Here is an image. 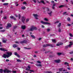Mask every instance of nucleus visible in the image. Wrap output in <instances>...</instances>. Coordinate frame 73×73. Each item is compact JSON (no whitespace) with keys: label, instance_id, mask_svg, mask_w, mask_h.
Masks as SVG:
<instances>
[{"label":"nucleus","instance_id":"nucleus-52","mask_svg":"<svg viewBox=\"0 0 73 73\" xmlns=\"http://www.w3.org/2000/svg\"><path fill=\"white\" fill-rule=\"evenodd\" d=\"M52 9H55V7H53V6H52Z\"/></svg>","mask_w":73,"mask_h":73},{"label":"nucleus","instance_id":"nucleus-1","mask_svg":"<svg viewBox=\"0 0 73 73\" xmlns=\"http://www.w3.org/2000/svg\"><path fill=\"white\" fill-rule=\"evenodd\" d=\"M7 55L5 54H4L3 56V57L5 58H6V57L8 58V57H9L10 56H11L12 54V53L11 52H7Z\"/></svg>","mask_w":73,"mask_h":73},{"label":"nucleus","instance_id":"nucleus-61","mask_svg":"<svg viewBox=\"0 0 73 73\" xmlns=\"http://www.w3.org/2000/svg\"><path fill=\"white\" fill-rule=\"evenodd\" d=\"M41 38H39L38 40L40 41V40H41Z\"/></svg>","mask_w":73,"mask_h":73},{"label":"nucleus","instance_id":"nucleus-21","mask_svg":"<svg viewBox=\"0 0 73 73\" xmlns=\"http://www.w3.org/2000/svg\"><path fill=\"white\" fill-rule=\"evenodd\" d=\"M26 27H25V26H22V28L23 29H25V28Z\"/></svg>","mask_w":73,"mask_h":73},{"label":"nucleus","instance_id":"nucleus-10","mask_svg":"<svg viewBox=\"0 0 73 73\" xmlns=\"http://www.w3.org/2000/svg\"><path fill=\"white\" fill-rule=\"evenodd\" d=\"M0 50H3V51H6V52L8 51V50L7 49H5L3 48H0Z\"/></svg>","mask_w":73,"mask_h":73},{"label":"nucleus","instance_id":"nucleus-18","mask_svg":"<svg viewBox=\"0 0 73 73\" xmlns=\"http://www.w3.org/2000/svg\"><path fill=\"white\" fill-rule=\"evenodd\" d=\"M10 18H11V19H13L14 20H16V18L13 16H10Z\"/></svg>","mask_w":73,"mask_h":73},{"label":"nucleus","instance_id":"nucleus-22","mask_svg":"<svg viewBox=\"0 0 73 73\" xmlns=\"http://www.w3.org/2000/svg\"><path fill=\"white\" fill-rule=\"evenodd\" d=\"M64 64V65H66L67 66H69V63L66 62H65Z\"/></svg>","mask_w":73,"mask_h":73},{"label":"nucleus","instance_id":"nucleus-6","mask_svg":"<svg viewBox=\"0 0 73 73\" xmlns=\"http://www.w3.org/2000/svg\"><path fill=\"white\" fill-rule=\"evenodd\" d=\"M52 46V45L51 44H47L46 45H43V47H47V46Z\"/></svg>","mask_w":73,"mask_h":73},{"label":"nucleus","instance_id":"nucleus-47","mask_svg":"<svg viewBox=\"0 0 73 73\" xmlns=\"http://www.w3.org/2000/svg\"><path fill=\"white\" fill-rule=\"evenodd\" d=\"M47 73H52V72L49 71H48Z\"/></svg>","mask_w":73,"mask_h":73},{"label":"nucleus","instance_id":"nucleus-56","mask_svg":"<svg viewBox=\"0 0 73 73\" xmlns=\"http://www.w3.org/2000/svg\"><path fill=\"white\" fill-rule=\"evenodd\" d=\"M66 13V12H65L63 13V15H65V14Z\"/></svg>","mask_w":73,"mask_h":73},{"label":"nucleus","instance_id":"nucleus-38","mask_svg":"<svg viewBox=\"0 0 73 73\" xmlns=\"http://www.w3.org/2000/svg\"><path fill=\"white\" fill-rule=\"evenodd\" d=\"M44 22L43 21H40V23H41L42 24H44Z\"/></svg>","mask_w":73,"mask_h":73},{"label":"nucleus","instance_id":"nucleus-51","mask_svg":"<svg viewBox=\"0 0 73 73\" xmlns=\"http://www.w3.org/2000/svg\"><path fill=\"white\" fill-rule=\"evenodd\" d=\"M5 31L4 30H1L0 31V32H4Z\"/></svg>","mask_w":73,"mask_h":73},{"label":"nucleus","instance_id":"nucleus-30","mask_svg":"<svg viewBox=\"0 0 73 73\" xmlns=\"http://www.w3.org/2000/svg\"><path fill=\"white\" fill-rule=\"evenodd\" d=\"M40 3H43V4H45V3H44V1H40Z\"/></svg>","mask_w":73,"mask_h":73},{"label":"nucleus","instance_id":"nucleus-25","mask_svg":"<svg viewBox=\"0 0 73 73\" xmlns=\"http://www.w3.org/2000/svg\"><path fill=\"white\" fill-rule=\"evenodd\" d=\"M52 41L53 42H56V39H52Z\"/></svg>","mask_w":73,"mask_h":73},{"label":"nucleus","instance_id":"nucleus-28","mask_svg":"<svg viewBox=\"0 0 73 73\" xmlns=\"http://www.w3.org/2000/svg\"><path fill=\"white\" fill-rule=\"evenodd\" d=\"M17 62H21V60L19 59H17Z\"/></svg>","mask_w":73,"mask_h":73},{"label":"nucleus","instance_id":"nucleus-57","mask_svg":"<svg viewBox=\"0 0 73 73\" xmlns=\"http://www.w3.org/2000/svg\"><path fill=\"white\" fill-rule=\"evenodd\" d=\"M4 19H7V17H3Z\"/></svg>","mask_w":73,"mask_h":73},{"label":"nucleus","instance_id":"nucleus-49","mask_svg":"<svg viewBox=\"0 0 73 73\" xmlns=\"http://www.w3.org/2000/svg\"><path fill=\"white\" fill-rule=\"evenodd\" d=\"M67 71V70H63V72H66Z\"/></svg>","mask_w":73,"mask_h":73},{"label":"nucleus","instance_id":"nucleus-34","mask_svg":"<svg viewBox=\"0 0 73 73\" xmlns=\"http://www.w3.org/2000/svg\"><path fill=\"white\" fill-rule=\"evenodd\" d=\"M57 54L58 55V56H60L61 54V53L60 52L58 53H57Z\"/></svg>","mask_w":73,"mask_h":73},{"label":"nucleus","instance_id":"nucleus-27","mask_svg":"<svg viewBox=\"0 0 73 73\" xmlns=\"http://www.w3.org/2000/svg\"><path fill=\"white\" fill-rule=\"evenodd\" d=\"M67 20L68 21H70V17H68L67 18Z\"/></svg>","mask_w":73,"mask_h":73},{"label":"nucleus","instance_id":"nucleus-59","mask_svg":"<svg viewBox=\"0 0 73 73\" xmlns=\"http://www.w3.org/2000/svg\"><path fill=\"white\" fill-rule=\"evenodd\" d=\"M42 28H44V27H45L43 25H42Z\"/></svg>","mask_w":73,"mask_h":73},{"label":"nucleus","instance_id":"nucleus-29","mask_svg":"<svg viewBox=\"0 0 73 73\" xmlns=\"http://www.w3.org/2000/svg\"><path fill=\"white\" fill-rule=\"evenodd\" d=\"M31 37L33 38H35V36L33 35H31Z\"/></svg>","mask_w":73,"mask_h":73},{"label":"nucleus","instance_id":"nucleus-44","mask_svg":"<svg viewBox=\"0 0 73 73\" xmlns=\"http://www.w3.org/2000/svg\"><path fill=\"white\" fill-rule=\"evenodd\" d=\"M61 29H60V28L59 29L58 32H61Z\"/></svg>","mask_w":73,"mask_h":73},{"label":"nucleus","instance_id":"nucleus-3","mask_svg":"<svg viewBox=\"0 0 73 73\" xmlns=\"http://www.w3.org/2000/svg\"><path fill=\"white\" fill-rule=\"evenodd\" d=\"M3 71L4 73H9L12 72L11 70L7 69H5L3 70Z\"/></svg>","mask_w":73,"mask_h":73},{"label":"nucleus","instance_id":"nucleus-26","mask_svg":"<svg viewBox=\"0 0 73 73\" xmlns=\"http://www.w3.org/2000/svg\"><path fill=\"white\" fill-rule=\"evenodd\" d=\"M61 23H59V25H58V27H61Z\"/></svg>","mask_w":73,"mask_h":73},{"label":"nucleus","instance_id":"nucleus-2","mask_svg":"<svg viewBox=\"0 0 73 73\" xmlns=\"http://www.w3.org/2000/svg\"><path fill=\"white\" fill-rule=\"evenodd\" d=\"M37 29L36 27H34L33 26L32 27L30 28V29H29L28 30L29 31H33L34 30H37Z\"/></svg>","mask_w":73,"mask_h":73},{"label":"nucleus","instance_id":"nucleus-20","mask_svg":"<svg viewBox=\"0 0 73 73\" xmlns=\"http://www.w3.org/2000/svg\"><path fill=\"white\" fill-rule=\"evenodd\" d=\"M18 46V45H17L16 44H14L13 45V48H16V47H17Z\"/></svg>","mask_w":73,"mask_h":73},{"label":"nucleus","instance_id":"nucleus-35","mask_svg":"<svg viewBox=\"0 0 73 73\" xmlns=\"http://www.w3.org/2000/svg\"><path fill=\"white\" fill-rule=\"evenodd\" d=\"M36 62H37V63H38L39 64H41V62L40 61L38 60V61Z\"/></svg>","mask_w":73,"mask_h":73},{"label":"nucleus","instance_id":"nucleus-58","mask_svg":"<svg viewBox=\"0 0 73 73\" xmlns=\"http://www.w3.org/2000/svg\"><path fill=\"white\" fill-rule=\"evenodd\" d=\"M70 54H73V51H72L71 52H70Z\"/></svg>","mask_w":73,"mask_h":73},{"label":"nucleus","instance_id":"nucleus-9","mask_svg":"<svg viewBox=\"0 0 73 73\" xmlns=\"http://www.w3.org/2000/svg\"><path fill=\"white\" fill-rule=\"evenodd\" d=\"M23 23H24V21H25V17H22L21 19Z\"/></svg>","mask_w":73,"mask_h":73},{"label":"nucleus","instance_id":"nucleus-64","mask_svg":"<svg viewBox=\"0 0 73 73\" xmlns=\"http://www.w3.org/2000/svg\"><path fill=\"white\" fill-rule=\"evenodd\" d=\"M70 60L71 61H73V58H71Z\"/></svg>","mask_w":73,"mask_h":73},{"label":"nucleus","instance_id":"nucleus-41","mask_svg":"<svg viewBox=\"0 0 73 73\" xmlns=\"http://www.w3.org/2000/svg\"><path fill=\"white\" fill-rule=\"evenodd\" d=\"M21 17V15H20V14H19V19H20V17Z\"/></svg>","mask_w":73,"mask_h":73},{"label":"nucleus","instance_id":"nucleus-48","mask_svg":"<svg viewBox=\"0 0 73 73\" xmlns=\"http://www.w3.org/2000/svg\"><path fill=\"white\" fill-rule=\"evenodd\" d=\"M6 61L8 62V61H9V59H6Z\"/></svg>","mask_w":73,"mask_h":73},{"label":"nucleus","instance_id":"nucleus-12","mask_svg":"<svg viewBox=\"0 0 73 73\" xmlns=\"http://www.w3.org/2000/svg\"><path fill=\"white\" fill-rule=\"evenodd\" d=\"M27 41L25 40H24L23 41H22L20 42V43H21V44H23V43L25 44L27 43Z\"/></svg>","mask_w":73,"mask_h":73},{"label":"nucleus","instance_id":"nucleus-8","mask_svg":"<svg viewBox=\"0 0 73 73\" xmlns=\"http://www.w3.org/2000/svg\"><path fill=\"white\" fill-rule=\"evenodd\" d=\"M69 45H68V46L69 48H71L72 46V45L73 44V42H69Z\"/></svg>","mask_w":73,"mask_h":73},{"label":"nucleus","instance_id":"nucleus-19","mask_svg":"<svg viewBox=\"0 0 73 73\" xmlns=\"http://www.w3.org/2000/svg\"><path fill=\"white\" fill-rule=\"evenodd\" d=\"M63 69H64V68H59V70L60 72H62V70H63Z\"/></svg>","mask_w":73,"mask_h":73},{"label":"nucleus","instance_id":"nucleus-7","mask_svg":"<svg viewBox=\"0 0 73 73\" xmlns=\"http://www.w3.org/2000/svg\"><path fill=\"white\" fill-rule=\"evenodd\" d=\"M33 16H34V17H35V19H36V20H38V19L37 17L38 16L37 14H33Z\"/></svg>","mask_w":73,"mask_h":73},{"label":"nucleus","instance_id":"nucleus-42","mask_svg":"<svg viewBox=\"0 0 73 73\" xmlns=\"http://www.w3.org/2000/svg\"><path fill=\"white\" fill-rule=\"evenodd\" d=\"M59 23V21H57L55 22L54 23L55 24H57V23Z\"/></svg>","mask_w":73,"mask_h":73},{"label":"nucleus","instance_id":"nucleus-60","mask_svg":"<svg viewBox=\"0 0 73 73\" xmlns=\"http://www.w3.org/2000/svg\"><path fill=\"white\" fill-rule=\"evenodd\" d=\"M15 16H16V17H18V16H17V15L16 14H15Z\"/></svg>","mask_w":73,"mask_h":73},{"label":"nucleus","instance_id":"nucleus-37","mask_svg":"<svg viewBox=\"0 0 73 73\" xmlns=\"http://www.w3.org/2000/svg\"><path fill=\"white\" fill-rule=\"evenodd\" d=\"M44 20H45V21H48V20L46 18L44 19Z\"/></svg>","mask_w":73,"mask_h":73},{"label":"nucleus","instance_id":"nucleus-14","mask_svg":"<svg viewBox=\"0 0 73 73\" xmlns=\"http://www.w3.org/2000/svg\"><path fill=\"white\" fill-rule=\"evenodd\" d=\"M35 65L37 66H42V65L41 64H36Z\"/></svg>","mask_w":73,"mask_h":73},{"label":"nucleus","instance_id":"nucleus-53","mask_svg":"<svg viewBox=\"0 0 73 73\" xmlns=\"http://www.w3.org/2000/svg\"><path fill=\"white\" fill-rule=\"evenodd\" d=\"M13 73H16V71H13Z\"/></svg>","mask_w":73,"mask_h":73},{"label":"nucleus","instance_id":"nucleus-33","mask_svg":"<svg viewBox=\"0 0 73 73\" xmlns=\"http://www.w3.org/2000/svg\"><path fill=\"white\" fill-rule=\"evenodd\" d=\"M64 7V5H61L59 6V8H62V7Z\"/></svg>","mask_w":73,"mask_h":73},{"label":"nucleus","instance_id":"nucleus-15","mask_svg":"<svg viewBox=\"0 0 73 73\" xmlns=\"http://www.w3.org/2000/svg\"><path fill=\"white\" fill-rule=\"evenodd\" d=\"M62 44H63V43H58L56 44V46H60V45H62Z\"/></svg>","mask_w":73,"mask_h":73},{"label":"nucleus","instance_id":"nucleus-36","mask_svg":"<svg viewBox=\"0 0 73 73\" xmlns=\"http://www.w3.org/2000/svg\"><path fill=\"white\" fill-rule=\"evenodd\" d=\"M69 35L70 36V37H73V35H72V34L70 33Z\"/></svg>","mask_w":73,"mask_h":73},{"label":"nucleus","instance_id":"nucleus-62","mask_svg":"<svg viewBox=\"0 0 73 73\" xmlns=\"http://www.w3.org/2000/svg\"><path fill=\"white\" fill-rule=\"evenodd\" d=\"M71 3H72V4H73V1H71Z\"/></svg>","mask_w":73,"mask_h":73},{"label":"nucleus","instance_id":"nucleus-31","mask_svg":"<svg viewBox=\"0 0 73 73\" xmlns=\"http://www.w3.org/2000/svg\"><path fill=\"white\" fill-rule=\"evenodd\" d=\"M3 69H0V73H3Z\"/></svg>","mask_w":73,"mask_h":73},{"label":"nucleus","instance_id":"nucleus-32","mask_svg":"<svg viewBox=\"0 0 73 73\" xmlns=\"http://www.w3.org/2000/svg\"><path fill=\"white\" fill-rule=\"evenodd\" d=\"M47 32H50V29H46Z\"/></svg>","mask_w":73,"mask_h":73},{"label":"nucleus","instance_id":"nucleus-4","mask_svg":"<svg viewBox=\"0 0 73 73\" xmlns=\"http://www.w3.org/2000/svg\"><path fill=\"white\" fill-rule=\"evenodd\" d=\"M47 10L48 11V14L50 16H52V11H49V9L47 8Z\"/></svg>","mask_w":73,"mask_h":73},{"label":"nucleus","instance_id":"nucleus-40","mask_svg":"<svg viewBox=\"0 0 73 73\" xmlns=\"http://www.w3.org/2000/svg\"><path fill=\"white\" fill-rule=\"evenodd\" d=\"M68 48H69V46H68V45L67 46H66L65 47L66 49H68Z\"/></svg>","mask_w":73,"mask_h":73},{"label":"nucleus","instance_id":"nucleus-17","mask_svg":"<svg viewBox=\"0 0 73 73\" xmlns=\"http://www.w3.org/2000/svg\"><path fill=\"white\" fill-rule=\"evenodd\" d=\"M45 25H50V23H48V22H44V24Z\"/></svg>","mask_w":73,"mask_h":73},{"label":"nucleus","instance_id":"nucleus-55","mask_svg":"<svg viewBox=\"0 0 73 73\" xmlns=\"http://www.w3.org/2000/svg\"><path fill=\"white\" fill-rule=\"evenodd\" d=\"M28 68L29 69H31V67H30V66H28Z\"/></svg>","mask_w":73,"mask_h":73},{"label":"nucleus","instance_id":"nucleus-46","mask_svg":"<svg viewBox=\"0 0 73 73\" xmlns=\"http://www.w3.org/2000/svg\"><path fill=\"white\" fill-rule=\"evenodd\" d=\"M23 3V4H27V3H26V2H24Z\"/></svg>","mask_w":73,"mask_h":73},{"label":"nucleus","instance_id":"nucleus-54","mask_svg":"<svg viewBox=\"0 0 73 73\" xmlns=\"http://www.w3.org/2000/svg\"><path fill=\"white\" fill-rule=\"evenodd\" d=\"M30 72H34V71L33 70H30Z\"/></svg>","mask_w":73,"mask_h":73},{"label":"nucleus","instance_id":"nucleus-45","mask_svg":"<svg viewBox=\"0 0 73 73\" xmlns=\"http://www.w3.org/2000/svg\"><path fill=\"white\" fill-rule=\"evenodd\" d=\"M29 19H26V22L27 23L29 21Z\"/></svg>","mask_w":73,"mask_h":73},{"label":"nucleus","instance_id":"nucleus-24","mask_svg":"<svg viewBox=\"0 0 73 73\" xmlns=\"http://www.w3.org/2000/svg\"><path fill=\"white\" fill-rule=\"evenodd\" d=\"M8 4H9L8 3H3V5H8Z\"/></svg>","mask_w":73,"mask_h":73},{"label":"nucleus","instance_id":"nucleus-50","mask_svg":"<svg viewBox=\"0 0 73 73\" xmlns=\"http://www.w3.org/2000/svg\"><path fill=\"white\" fill-rule=\"evenodd\" d=\"M55 6H56V4H54L53 5L52 7H55Z\"/></svg>","mask_w":73,"mask_h":73},{"label":"nucleus","instance_id":"nucleus-43","mask_svg":"<svg viewBox=\"0 0 73 73\" xmlns=\"http://www.w3.org/2000/svg\"><path fill=\"white\" fill-rule=\"evenodd\" d=\"M33 1L34 3H36V2H37V1H36V0H32Z\"/></svg>","mask_w":73,"mask_h":73},{"label":"nucleus","instance_id":"nucleus-5","mask_svg":"<svg viewBox=\"0 0 73 73\" xmlns=\"http://www.w3.org/2000/svg\"><path fill=\"white\" fill-rule=\"evenodd\" d=\"M11 26H12V25H11V24H10V23L8 24H7V26L6 27L7 29H8V28H11Z\"/></svg>","mask_w":73,"mask_h":73},{"label":"nucleus","instance_id":"nucleus-39","mask_svg":"<svg viewBox=\"0 0 73 73\" xmlns=\"http://www.w3.org/2000/svg\"><path fill=\"white\" fill-rule=\"evenodd\" d=\"M67 26L68 27H70V26H71V25L69 24H67Z\"/></svg>","mask_w":73,"mask_h":73},{"label":"nucleus","instance_id":"nucleus-63","mask_svg":"<svg viewBox=\"0 0 73 73\" xmlns=\"http://www.w3.org/2000/svg\"><path fill=\"white\" fill-rule=\"evenodd\" d=\"M17 49H18V50H20V48H17Z\"/></svg>","mask_w":73,"mask_h":73},{"label":"nucleus","instance_id":"nucleus-23","mask_svg":"<svg viewBox=\"0 0 73 73\" xmlns=\"http://www.w3.org/2000/svg\"><path fill=\"white\" fill-rule=\"evenodd\" d=\"M21 8L22 9H25L26 7L25 6H23L21 7Z\"/></svg>","mask_w":73,"mask_h":73},{"label":"nucleus","instance_id":"nucleus-13","mask_svg":"<svg viewBox=\"0 0 73 73\" xmlns=\"http://www.w3.org/2000/svg\"><path fill=\"white\" fill-rule=\"evenodd\" d=\"M2 40H3V42H4V43H6V42H7L6 41H7V40H4V38H2Z\"/></svg>","mask_w":73,"mask_h":73},{"label":"nucleus","instance_id":"nucleus-16","mask_svg":"<svg viewBox=\"0 0 73 73\" xmlns=\"http://www.w3.org/2000/svg\"><path fill=\"white\" fill-rule=\"evenodd\" d=\"M15 56H16L17 57H20V55H19V54H17V52H15Z\"/></svg>","mask_w":73,"mask_h":73},{"label":"nucleus","instance_id":"nucleus-11","mask_svg":"<svg viewBox=\"0 0 73 73\" xmlns=\"http://www.w3.org/2000/svg\"><path fill=\"white\" fill-rule=\"evenodd\" d=\"M60 61H60V60H55V62L56 63H60Z\"/></svg>","mask_w":73,"mask_h":73}]
</instances>
